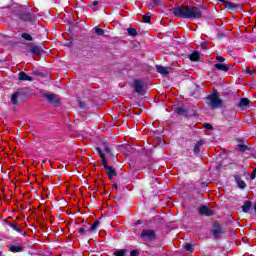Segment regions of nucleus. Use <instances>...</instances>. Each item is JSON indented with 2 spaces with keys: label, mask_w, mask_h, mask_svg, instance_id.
I'll list each match as a JSON object with an SVG mask.
<instances>
[{
  "label": "nucleus",
  "mask_w": 256,
  "mask_h": 256,
  "mask_svg": "<svg viewBox=\"0 0 256 256\" xmlns=\"http://www.w3.org/2000/svg\"><path fill=\"white\" fill-rule=\"evenodd\" d=\"M174 15L181 19H201V9L192 6H178L174 9Z\"/></svg>",
  "instance_id": "obj_1"
},
{
  "label": "nucleus",
  "mask_w": 256,
  "mask_h": 256,
  "mask_svg": "<svg viewBox=\"0 0 256 256\" xmlns=\"http://www.w3.org/2000/svg\"><path fill=\"white\" fill-rule=\"evenodd\" d=\"M209 102L210 107H212V109H219L221 107H223V100H221V98H219V95L217 94H212L211 96L207 97Z\"/></svg>",
  "instance_id": "obj_2"
},
{
  "label": "nucleus",
  "mask_w": 256,
  "mask_h": 256,
  "mask_svg": "<svg viewBox=\"0 0 256 256\" xmlns=\"http://www.w3.org/2000/svg\"><path fill=\"white\" fill-rule=\"evenodd\" d=\"M8 251L11 253H23L25 246L21 242H13L12 244H8Z\"/></svg>",
  "instance_id": "obj_3"
},
{
  "label": "nucleus",
  "mask_w": 256,
  "mask_h": 256,
  "mask_svg": "<svg viewBox=\"0 0 256 256\" xmlns=\"http://www.w3.org/2000/svg\"><path fill=\"white\" fill-rule=\"evenodd\" d=\"M140 237L142 239H144L145 241H154V239H155V237H157V235L155 234V230L144 229V230H142Z\"/></svg>",
  "instance_id": "obj_4"
},
{
  "label": "nucleus",
  "mask_w": 256,
  "mask_h": 256,
  "mask_svg": "<svg viewBox=\"0 0 256 256\" xmlns=\"http://www.w3.org/2000/svg\"><path fill=\"white\" fill-rule=\"evenodd\" d=\"M102 165H103L109 179H113V177H117V172L115 171V168L107 165V162H105V164H102Z\"/></svg>",
  "instance_id": "obj_5"
},
{
  "label": "nucleus",
  "mask_w": 256,
  "mask_h": 256,
  "mask_svg": "<svg viewBox=\"0 0 256 256\" xmlns=\"http://www.w3.org/2000/svg\"><path fill=\"white\" fill-rule=\"evenodd\" d=\"M215 212L213 210L209 209L207 206H202L199 208V214L205 215L206 217H211V215H214Z\"/></svg>",
  "instance_id": "obj_6"
},
{
  "label": "nucleus",
  "mask_w": 256,
  "mask_h": 256,
  "mask_svg": "<svg viewBox=\"0 0 256 256\" xmlns=\"http://www.w3.org/2000/svg\"><path fill=\"white\" fill-rule=\"evenodd\" d=\"M45 97L49 103H52L53 105H59V96L55 94H46Z\"/></svg>",
  "instance_id": "obj_7"
},
{
  "label": "nucleus",
  "mask_w": 256,
  "mask_h": 256,
  "mask_svg": "<svg viewBox=\"0 0 256 256\" xmlns=\"http://www.w3.org/2000/svg\"><path fill=\"white\" fill-rule=\"evenodd\" d=\"M134 90L136 93L143 95V82L140 80H135L134 81Z\"/></svg>",
  "instance_id": "obj_8"
},
{
  "label": "nucleus",
  "mask_w": 256,
  "mask_h": 256,
  "mask_svg": "<svg viewBox=\"0 0 256 256\" xmlns=\"http://www.w3.org/2000/svg\"><path fill=\"white\" fill-rule=\"evenodd\" d=\"M18 79L20 81H33V77L27 75V73H25L24 71L19 72Z\"/></svg>",
  "instance_id": "obj_9"
},
{
  "label": "nucleus",
  "mask_w": 256,
  "mask_h": 256,
  "mask_svg": "<svg viewBox=\"0 0 256 256\" xmlns=\"http://www.w3.org/2000/svg\"><path fill=\"white\" fill-rule=\"evenodd\" d=\"M8 227H11V229H14V231H17V233H20L21 235H25V232L15 223L13 222H7Z\"/></svg>",
  "instance_id": "obj_10"
},
{
  "label": "nucleus",
  "mask_w": 256,
  "mask_h": 256,
  "mask_svg": "<svg viewBox=\"0 0 256 256\" xmlns=\"http://www.w3.org/2000/svg\"><path fill=\"white\" fill-rule=\"evenodd\" d=\"M156 71H157V73H160L161 75H168L169 67L156 66Z\"/></svg>",
  "instance_id": "obj_11"
},
{
  "label": "nucleus",
  "mask_w": 256,
  "mask_h": 256,
  "mask_svg": "<svg viewBox=\"0 0 256 256\" xmlns=\"http://www.w3.org/2000/svg\"><path fill=\"white\" fill-rule=\"evenodd\" d=\"M201 147H203V140H200L195 144L193 149L195 155H199V153H201Z\"/></svg>",
  "instance_id": "obj_12"
},
{
  "label": "nucleus",
  "mask_w": 256,
  "mask_h": 256,
  "mask_svg": "<svg viewBox=\"0 0 256 256\" xmlns=\"http://www.w3.org/2000/svg\"><path fill=\"white\" fill-rule=\"evenodd\" d=\"M214 67L218 69V71H224L225 73L229 71V66H227L226 64L218 63V64H215Z\"/></svg>",
  "instance_id": "obj_13"
},
{
  "label": "nucleus",
  "mask_w": 256,
  "mask_h": 256,
  "mask_svg": "<svg viewBox=\"0 0 256 256\" xmlns=\"http://www.w3.org/2000/svg\"><path fill=\"white\" fill-rule=\"evenodd\" d=\"M201 54L198 51H194L189 55L190 61H199Z\"/></svg>",
  "instance_id": "obj_14"
},
{
  "label": "nucleus",
  "mask_w": 256,
  "mask_h": 256,
  "mask_svg": "<svg viewBox=\"0 0 256 256\" xmlns=\"http://www.w3.org/2000/svg\"><path fill=\"white\" fill-rule=\"evenodd\" d=\"M96 151L99 157L101 158L102 165H105V163H107V158H105V154L103 153V150H101V148H96Z\"/></svg>",
  "instance_id": "obj_15"
},
{
  "label": "nucleus",
  "mask_w": 256,
  "mask_h": 256,
  "mask_svg": "<svg viewBox=\"0 0 256 256\" xmlns=\"http://www.w3.org/2000/svg\"><path fill=\"white\" fill-rule=\"evenodd\" d=\"M251 201H246L244 202L243 206H242V211L244 213H249V211H251Z\"/></svg>",
  "instance_id": "obj_16"
},
{
  "label": "nucleus",
  "mask_w": 256,
  "mask_h": 256,
  "mask_svg": "<svg viewBox=\"0 0 256 256\" xmlns=\"http://www.w3.org/2000/svg\"><path fill=\"white\" fill-rule=\"evenodd\" d=\"M249 105V99L247 98H241L240 102L238 104V107H240L241 109H243V107H247Z\"/></svg>",
  "instance_id": "obj_17"
},
{
  "label": "nucleus",
  "mask_w": 256,
  "mask_h": 256,
  "mask_svg": "<svg viewBox=\"0 0 256 256\" xmlns=\"http://www.w3.org/2000/svg\"><path fill=\"white\" fill-rule=\"evenodd\" d=\"M19 95H21V93L19 92H15L14 94H12V97H11L12 105H17L18 103L17 99H19Z\"/></svg>",
  "instance_id": "obj_18"
},
{
  "label": "nucleus",
  "mask_w": 256,
  "mask_h": 256,
  "mask_svg": "<svg viewBox=\"0 0 256 256\" xmlns=\"http://www.w3.org/2000/svg\"><path fill=\"white\" fill-rule=\"evenodd\" d=\"M20 19L22 21H32L31 13H23V14H21Z\"/></svg>",
  "instance_id": "obj_19"
},
{
  "label": "nucleus",
  "mask_w": 256,
  "mask_h": 256,
  "mask_svg": "<svg viewBox=\"0 0 256 256\" xmlns=\"http://www.w3.org/2000/svg\"><path fill=\"white\" fill-rule=\"evenodd\" d=\"M225 6H226L228 9H237V7H239L237 4H234V3H231V2H226V3H225Z\"/></svg>",
  "instance_id": "obj_20"
},
{
  "label": "nucleus",
  "mask_w": 256,
  "mask_h": 256,
  "mask_svg": "<svg viewBox=\"0 0 256 256\" xmlns=\"http://www.w3.org/2000/svg\"><path fill=\"white\" fill-rule=\"evenodd\" d=\"M128 35H130V37H135L137 35V30L135 28H128Z\"/></svg>",
  "instance_id": "obj_21"
},
{
  "label": "nucleus",
  "mask_w": 256,
  "mask_h": 256,
  "mask_svg": "<svg viewBox=\"0 0 256 256\" xmlns=\"http://www.w3.org/2000/svg\"><path fill=\"white\" fill-rule=\"evenodd\" d=\"M94 31H95L96 35H99V36L105 35V30H104V29H101V28H99V27H96V28L94 29Z\"/></svg>",
  "instance_id": "obj_22"
},
{
  "label": "nucleus",
  "mask_w": 256,
  "mask_h": 256,
  "mask_svg": "<svg viewBox=\"0 0 256 256\" xmlns=\"http://www.w3.org/2000/svg\"><path fill=\"white\" fill-rule=\"evenodd\" d=\"M22 38L25 39L26 41H33V37L28 33H23Z\"/></svg>",
  "instance_id": "obj_23"
},
{
  "label": "nucleus",
  "mask_w": 256,
  "mask_h": 256,
  "mask_svg": "<svg viewBox=\"0 0 256 256\" xmlns=\"http://www.w3.org/2000/svg\"><path fill=\"white\" fill-rule=\"evenodd\" d=\"M98 228H99V221H95L90 227V231H97Z\"/></svg>",
  "instance_id": "obj_24"
},
{
  "label": "nucleus",
  "mask_w": 256,
  "mask_h": 256,
  "mask_svg": "<svg viewBox=\"0 0 256 256\" xmlns=\"http://www.w3.org/2000/svg\"><path fill=\"white\" fill-rule=\"evenodd\" d=\"M184 249H186L190 253H193V251H194L193 245L189 244V243L185 244Z\"/></svg>",
  "instance_id": "obj_25"
},
{
  "label": "nucleus",
  "mask_w": 256,
  "mask_h": 256,
  "mask_svg": "<svg viewBox=\"0 0 256 256\" xmlns=\"http://www.w3.org/2000/svg\"><path fill=\"white\" fill-rule=\"evenodd\" d=\"M238 149L240 150V151H249V146H247V145H243V144H240V145H238Z\"/></svg>",
  "instance_id": "obj_26"
},
{
  "label": "nucleus",
  "mask_w": 256,
  "mask_h": 256,
  "mask_svg": "<svg viewBox=\"0 0 256 256\" xmlns=\"http://www.w3.org/2000/svg\"><path fill=\"white\" fill-rule=\"evenodd\" d=\"M103 147H104V150L106 151V153H108V155H113V153L111 152V148H109L107 143H104Z\"/></svg>",
  "instance_id": "obj_27"
},
{
  "label": "nucleus",
  "mask_w": 256,
  "mask_h": 256,
  "mask_svg": "<svg viewBox=\"0 0 256 256\" xmlns=\"http://www.w3.org/2000/svg\"><path fill=\"white\" fill-rule=\"evenodd\" d=\"M213 235H214V237H219V235H221V228L218 227V228L214 229Z\"/></svg>",
  "instance_id": "obj_28"
},
{
  "label": "nucleus",
  "mask_w": 256,
  "mask_h": 256,
  "mask_svg": "<svg viewBox=\"0 0 256 256\" xmlns=\"http://www.w3.org/2000/svg\"><path fill=\"white\" fill-rule=\"evenodd\" d=\"M125 253H127V251L122 249V250L114 252V255L115 256H125Z\"/></svg>",
  "instance_id": "obj_29"
},
{
  "label": "nucleus",
  "mask_w": 256,
  "mask_h": 256,
  "mask_svg": "<svg viewBox=\"0 0 256 256\" xmlns=\"http://www.w3.org/2000/svg\"><path fill=\"white\" fill-rule=\"evenodd\" d=\"M237 183L240 189H245V187L247 186L243 180H237Z\"/></svg>",
  "instance_id": "obj_30"
},
{
  "label": "nucleus",
  "mask_w": 256,
  "mask_h": 256,
  "mask_svg": "<svg viewBox=\"0 0 256 256\" xmlns=\"http://www.w3.org/2000/svg\"><path fill=\"white\" fill-rule=\"evenodd\" d=\"M142 21H143L144 23H149V22L151 21V16H149V15H144V16L142 17Z\"/></svg>",
  "instance_id": "obj_31"
},
{
  "label": "nucleus",
  "mask_w": 256,
  "mask_h": 256,
  "mask_svg": "<svg viewBox=\"0 0 256 256\" xmlns=\"http://www.w3.org/2000/svg\"><path fill=\"white\" fill-rule=\"evenodd\" d=\"M157 5H160L159 0H152L150 3V7H157Z\"/></svg>",
  "instance_id": "obj_32"
},
{
  "label": "nucleus",
  "mask_w": 256,
  "mask_h": 256,
  "mask_svg": "<svg viewBox=\"0 0 256 256\" xmlns=\"http://www.w3.org/2000/svg\"><path fill=\"white\" fill-rule=\"evenodd\" d=\"M97 5H99V2L98 1H93L92 4H91V7L94 11H97Z\"/></svg>",
  "instance_id": "obj_33"
},
{
  "label": "nucleus",
  "mask_w": 256,
  "mask_h": 256,
  "mask_svg": "<svg viewBox=\"0 0 256 256\" xmlns=\"http://www.w3.org/2000/svg\"><path fill=\"white\" fill-rule=\"evenodd\" d=\"M78 233H80V235H87V231L85 230V227L79 228Z\"/></svg>",
  "instance_id": "obj_34"
},
{
  "label": "nucleus",
  "mask_w": 256,
  "mask_h": 256,
  "mask_svg": "<svg viewBox=\"0 0 256 256\" xmlns=\"http://www.w3.org/2000/svg\"><path fill=\"white\" fill-rule=\"evenodd\" d=\"M216 61L223 63L225 61V58L223 56H216Z\"/></svg>",
  "instance_id": "obj_35"
},
{
  "label": "nucleus",
  "mask_w": 256,
  "mask_h": 256,
  "mask_svg": "<svg viewBox=\"0 0 256 256\" xmlns=\"http://www.w3.org/2000/svg\"><path fill=\"white\" fill-rule=\"evenodd\" d=\"M130 256H139V251L138 250H132L130 252Z\"/></svg>",
  "instance_id": "obj_36"
},
{
  "label": "nucleus",
  "mask_w": 256,
  "mask_h": 256,
  "mask_svg": "<svg viewBox=\"0 0 256 256\" xmlns=\"http://www.w3.org/2000/svg\"><path fill=\"white\" fill-rule=\"evenodd\" d=\"M255 177H256V167L253 169L250 178H251V179H255Z\"/></svg>",
  "instance_id": "obj_37"
},
{
  "label": "nucleus",
  "mask_w": 256,
  "mask_h": 256,
  "mask_svg": "<svg viewBox=\"0 0 256 256\" xmlns=\"http://www.w3.org/2000/svg\"><path fill=\"white\" fill-rule=\"evenodd\" d=\"M205 128L211 130L213 129V126L211 124H205Z\"/></svg>",
  "instance_id": "obj_38"
},
{
  "label": "nucleus",
  "mask_w": 256,
  "mask_h": 256,
  "mask_svg": "<svg viewBox=\"0 0 256 256\" xmlns=\"http://www.w3.org/2000/svg\"><path fill=\"white\" fill-rule=\"evenodd\" d=\"M247 73H249V75H253V70L247 69Z\"/></svg>",
  "instance_id": "obj_39"
},
{
  "label": "nucleus",
  "mask_w": 256,
  "mask_h": 256,
  "mask_svg": "<svg viewBox=\"0 0 256 256\" xmlns=\"http://www.w3.org/2000/svg\"><path fill=\"white\" fill-rule=\"evenodd\" d=\"M177 113H178V115H181L183 113V110L182 109H178Z\"/></svg>",
  "instance_id": "obj_40"
},
{
  "label": "nucleus",
  "mask_w": 256,
  "mask_h": 256,
  "mask_svg": "<svg viewBox=\"0 0 256 256\" xmlns=\"http://www.w3.org/2000/svg\"><path fill=\"white\" fill-rule=\"evenodd\" d=\"M137 224H138V225H141V220H138Z\"/></svg>",
  "instance_id": "obj_41"
},
{
  "label": "nucleus",
  "mask_w": 256,
  "mask_h": 256,
  "mask_svg": "<svg viewBox=\"0 0 256 256\" xmlns=\"http://www.w3.org/2000/svg\"><path fill=\"white\" fill-rule=\"evenodd\" d=\"M254 210H255V212H256V203L254 204Z\"/></svg>",
  "instance_id": "obj_42"
}]
</instances>
